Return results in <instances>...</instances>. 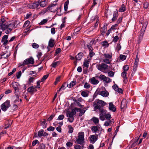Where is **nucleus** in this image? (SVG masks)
Returning <instances> with one entry per match:
<instances>
[{
	"label": "nucleus",
	"instance_id": "f257e3e1",
	"mask_svg": "<svg viewBox=\"0 0 149 149\" xmlns=\"http://www.w3.org/2000/svg\"><path fill=\"white\" fill-rule=\"evenodd\" d=\"M105 102L102 100H98L93 103V106L95 109H98L99 110L102 109L104 106L105 105Z\"/></svg>",
	"mask_w": 149,
	"mask_h": 149
},
{
	"label": "nucleus",
	"instance_id": "f03ea898",
	"mask_svg": "<svg viewBox=\"0 0 149 149\" xmlns=\"http://www.w3.org/2000/svg\"><path fill=\"white\" fill-rule=\"evenodd\" d=\"M78 135V138L76 139V142L78 144L82 145L84 143V133L83 132H79Z\"/></svg>",
	"mask_w": 149,
	"mask_h": 149
},
{
	"label": "nucleus",
	"instance_id": "7ed1b4c3",
	"mask_svg": "<svg viewBox=\"0 0 149 149\" xmlns=\"http://www.w3.org/2000/svg\"><path fill=\"white\" fill-rule=\"evenodd\" d=\"M57 3H51L47 7L48 11L55 13L58 10V7L56 6Z\"/></svg>",
	"mask_w": 149,
	"mask_h": 149
},
{
	"label": "nucleus",
	"instance_id": "20e7f679",
	"mask_svg": "<svg viewBox=\"0 0 149 149\" xmlns=\"http://www.w3.org/2000/svg\"><path fill=\"white\" fill-rule=\"evenodd\" d=\"M96 67L98 70L102 72L107 70L108 68V65L107 64L104 63L97 65Z\"/></svg>",
	"mask_w": 149,
	"mask_h": 149
},
{
	"label": "nucleus",
	"instance_id": "39448f33",
	"mask_svg": "<svg viewBox=\"0 0 149 149\" xmlns=\"http://www.w3.org/2000/svg\"><path fill=\"white\" fill-rule=\"evenodd\" d=\"M34 63V61L33 58L31 57L25 60L22 64H20L19 66H20L22 65L24 66L25 65L29 64H33Z\"/></svg>",
	"mask_w": 149,
	"mask_h": 149
},
{
	"label": "nucleus",
	"instance_id": "423d86ee",
	"mask_svg": "<svg viewBox=\"0 0 149 149\" xmlns=\"http://www.w3.org/2000/svg\"><path fill=\"white\" fill-rule=\"evenodd\" d=\"M8 27V26L6 25L5 20L4 19H2L0 22V29L3 31L7 29Z\"/></svg>",
	"mask_w": 149,
	"mask_h": 149
},
{
	"label": "nucleus",
	"instance_id": "0eeeda50",
	"mask_svg": "<svg viewBox=\"0 0 149 149\" xmlns=\"http://www.w3.org/2000/svg\"><path fill=\"white\" fill-rule=\"evenodd\" d=\"M9 107V101L7 100L6 102L1 105V109L5 111L7 109H8Z\"/></svg>",
	"mask_w": 149,
	"mask_h": 149
},
{
	"label": "nucleus",
	"instance_id": "6e6552de",
	"mask_svg": "<svg viewBox=\"0 0 149 149\" xmlns=\"http://www.w3.org/2000/svg\"><path fill=\"white\" fill-rule=\"evenodd\" d=\"M8 38V35H5L3 36L1 40V42L3 43V45L4 46H6L8 43L9 41L7 40Z\"/></svg>",
	"mask_w": 149,
	"mask_h": 149
},
{
	"label": "nucleus",
	"instance_id": "1a4fd4ad",
	"mask_svg": "<svg viewBox=\"0 0 149 149\" xmlns=\"http://www.w3.org/2000/svg\"><path fill=\"white\" fill-rule=\"evenodd\" d=\"M90 141L91 143H94L98 139V136L97 135H92L90 136Z\"/></svg>",
	"mask_w": 149,
	"mask_h": 149
},
{
	"label": "nucleus",
	"instance_id": "9d476101",
	"mask_svg": "<svg viewBox=\"0 0 149 149\" xmlns=\"http://www.w3.org/2000/svg\"><path fill=\"white\" fill-rule=\"evenodd\" d=\"M21 87L19 85V86H18L17 87L14 88V89L15 91V95L16 94V93L19 92V91L20 90ZM16 97L17 98L14 100L15 102H16L17 101H18L19 100V96L17 95H16Z\"/></svg>",
	"mask_w": 149,
	"mask_h": 149
},
{
	"label": "nucleus",
	"instance_id": "9b49d317",
	"mask_svg": "<svg viewBox=\"0 0 149 149\" xmlns=\"http://www.w3.org/2000/svg\"><path fill=\"white\" fill-rule=\"evenodd\" d=\"M37 91V90L36 89L35 87L33 86H31L29 87L27 89L28 92L31 93V94H33L34 92Z\"/></svg>",
	"mask_w": 149,
	"mask_h": 149
},
{
	"label": "nucleus",
	"instance_id": "f8f14e48",
	"mask_svg": "<svg viewBox=\"0 0 149 149\" xmlns=\"http://www.w3.org/2000/svg\"><path fill=\"white\" fill-rule=\"evenodd\" d=\"M76 114V112L75 111V110L73 109H72L70 112H68L67 113V116H68V114L69 117L70 118H73L72 120H74V115Z\"/></svg>",
	"mask_w": 149,
	"mask_h": 149
},
{
	"label": "nucleus",
	"instance_id": "ddd939ff",
	"mask_svg": "<svg viewBox=\"0 0 149 149\" xmlns=\"http://www.w3.org/2000/svg\"><path fill=\"white\" fill-rule=\"evenodd\" d=\"M118 11L117 10H116L113 12V17L111 19L112 22H114L116 21L118 16Z\"/></svg>",
	"mask_w": 149,
	"mask_h": 149
},
{
	"label": "nucleus",
	"instance_id": "4468645a",
	"mask_svg": "<svg viewBox=\"0 0 149 149\" xmlns=\"http://www.w3.org/2000/svg\"><path fill=\"white\" fill-rule=\"evenodd\" d=\"M38 2L39 3L40 6L42 7H44L47 5V1L46 0L42 1V0H38Z\"/></svg>",
	"mask_w": 149,
	"mask_h": 149
},
{
	"label": "nucleus",
	"instance_id": "2eb2a0df",
	"mask_svg": "<svg viewBox=\"0 0 149 149\" xmlns=\"http://www.w3.org/2000/svg\"><path fill=\"white\" fill-rule=\"evenodd\" d=\"M17 21H14L13 22H12L10 24V27H11L12 28H16L17 25L20 22H18V24H17Z\"/></svg>",
	"mask_w": 149,
	"mask_h": 149
},
{
	"label": "nucleus",
	"instance_id": "dca6fc26",
	"mask_svg": "<svg viewBox=\"0 0 149 149\" xmlns=\"http://www.w3.org/2000/svg\"><path fill=\"white\" fill-rule=\"evenodd\" d=\"M127 103L126 99H123L121 102L120 107L121 109L126 107H127Z\"/></svg>",
	"mask_w": 149,
	"mask_h": 149
},
{
	"label": "nucleus",
	"instance_id": "f3484780",
	"mask_svg": "<svg viewBox=\"0 0 149 149\" xmlns=\"http://www.w3.org/2000/svg\"><path fill=\"white\" fill-rule=\"evenodd\" d=\"M109 109L110 110L113 112L115 111L116 110L115 106L113 105V104L112 102L109 103Z\"/></svg>",
	"mask_w": 149,
	"mask_h": 149
},
{
	"label": "nucleus",
	"instance_id": "a211bd4d",
	"mask_svg": "<svg viewBox=\"0 0 149 149\" xmlns=\"http://www.w3.org/2000/svg\"><path fill=\"white\" fill-rule=\"evenodd\" d=\"M108 25V24H107V23H105L104 24V25L103 27L102 28H101L100 29V32H102V33H105L106 31H107V26Z\"/></svg>",
	"mask_w": 149,
	"mask_h": 149
},
{
	"label": "nucleus",
	"instance_id": "6ab92c4d",
	"mask_svg": "<svg viewBox=\"0 0 149 149\" xmlns=\"http://www.w3.org/2000/svg\"><path fill=\"white\" fill-rule=\"evenodd\" d=\"M126 72L123 71L121 73V76L124 79L123 82L125 83V82H126L127 81V78L126 77Z\"/></svg>",
	"mask_w": 149,
	"mask_h": 149
},
{
	"label": "nucleus",
	"instance_id": "aec40b11",
	"mask_svg": "<svg viewBox=\"0 0 149 149\" xmlns=\"http://www.w3.org/2000/svg\"><path fill=\"white\" fill-rule=\"evenodd\" d=\"M55 40L54 39L51 38L49 42V46L51 47H53L55 44Z\"/></svg>",
	"mask_w": 149,
	"mask_h": 149
},
{
	"label": "nucleus",
	"instance_id": "412c9836",
	"mask_svg": "<svg viewBox=\"0 0 149 149\" xmlns=\"http://www.w3.org/2000/svg\"><path fill=\"white\" fill-rule=\"evenodd\" d=\"M99 94L104 97H106L108 96L109 95V93L107 91H99Z\"/></svg>",
	"mask_w": 149,
	"mask_h": 149
},
{
	"label": "nucleus",
	"instance_id": "4be33fe9",
	"mask_svg": "<svg viewBox=\"0 0 149 149\" xmlns=\"http://www.w3.org/2000/svg\"><path fill=\"white\" fill-rule=\"evenodd\" d=\"M84 56V54L82 52H79L75 57V58L77 60H80Z\"/></svg>",
	"mask_w": 149,
	"mask_h": 149
},
{
	"label": "nucleus",
	"instance_id": "5701e85b",
	"mask_svg": "<svg viewBox=\"0 0 149 149\" xmlns=\"http://www.w3.org/2000/svg\"><path fill=\"white\" fill-rule=\"evenodd\" d=\"M91 81V82L93 84H97L99 82V81L96 79L95 77H93L90 79Z\"/></svg>",
	"mask_w": 149,
	"mask_h": 149
},
{
	"label": "nucleus",
	"instance_id": "b1692460",
	"mask_svg": "<svg viewBox=\"0 0 149 149\" xmlns=\"http://www.w3.org/2000/svg\"><path fill=\"white\" fill-rule=\"evenodd\" d=\"M76 84V81L75 80H74L73 81H72L69 84H67V86L68 87L70 88L72 87L75 85Z\"/></svg>",
	"mask_w": 149,
	"mask_h": 149
},
{
	"label": "nucleus",
	"instance_id": "393cba45",
	"mask_svg": "<svg viewBox=\"0 0 149 149\" xmlns=\"http://www.w3.org/2000/svg\"><path fill=\"white\" fill-rule=\"evenodd\" d=\"M91 120L95 124L99 123V120L98 118L95 117H93L91 119Z\"/></svg>",
	"mask_w": 149,
	"mask_h": 149
},
{
	"label": "nucleus",
	"instance_id": "a878e982",
	"mask_svg": "<svg viewBox=\"0 0 149 149\" xmlns=\"http://www.w3.org/2000/svg\"><path fill=\"white\" fill-rule=\"evenodd\" d=\"M40 125L42 126L43 128L46 127V125H45L46 120L45 119H42L40 121Z\"/></svg>",
	"mask_w": 149,
	"mask_h": 149
},
{
	"label": "nucleus",
	"instance_id": "bb28decb",
	"mask_svg": "<svg viewBox=\"0 0 149 149\" xmlns=\"http://www.w3.org/2000/svg\"><path fill=\"white\" fill-rule=\"evenodd\" d=\"M126 10L125 6L124 4H122L121 7L119 8V11L120 12H123L125 11Z\"/></svg>",
	"mask_w": 149,
	"mask_h": 149
},
{
	"label": "nucleus",
	"instance_id": "cd10ccee",
	"mask_svg": "<svg viewBox=\"0 0 149 149\" xmlns=\"http://www.w3.org/2000/svg\"><path fill=\"white\" fill-rule=\"evenodd\" d=\"M61 63V62L60 61H57L56 62H53L52 63L51 65V66L53 68H55L57 66L59 65Z\"/></svg>",
	"mask_w": 149,
	"mask_h": 149
},
{
	"label": "nucleus",
	"instance_id": "c85d7f7f",
	"mask_svg": "<svg viewBox=\"0 0 149 149\" xmlns=\"http://www.w3.org/2000/svg\"><path fill=\"white\" fill-rule=\"evenodd\" d=\"M90 62V60L88 59L85 60L84 63V66L88 68L89 66V63Z\"/></svg>",
	"mask_w": 149,
	"mask_h": 149
},
{
	"label": "nucleus",
	"instance_id": "c756f323",
	"mask_svg": "<svg viewBox=\"0 0 149 149\" xmlns=\"http://www.w3.org/2000/svg\"><path fill=\"white\" fill-rule=\"evenodd\" d=\"M81 95L84 97H86L88 96V93L85 91H83L81 93Z\"/></svg>",
	"mask_w": 149,
	"mask_h": 149
},
{
	"label": "nucleus",
	"instance_id": "7c9ffc66",
	"mask_svg": "<svg viewBox=\"0 0 149 149\" xmlns=\"http://www.w3.org/2000/svg\"><path fill=\"white\" fill-rule=\"evenodd\" d=\"M69 0H68L64 3V10L65 11H66L67 10L68 8V5L69 4Z\"/></svg>",
	"mask_w": 149,
	"mask_h": 149
},
{
	"label": "nucleus",
	"instance_id": "2f4dec72",
	"mask_svg": "<svg viewBox=\"0 0 149 149\" xmlns=\"http://www.w3.org/2000/svg\"><path fill=\"white\" fill-rule=\"evenodd\" d=\"M138 66V64H135L134 63V65L133 66L132 73V75L133 74H134L136 71L137 70V68Z\"/></svg>",
	"mask_w": 149,
	"mask_h": 149
},
{
	"label": "nucleus",
	"instance_id": "473e14b6",
	"mask_svg": "<svg viewBox=\"0 0 149 149\" xmlns=\"http://www.w3.org/2000/svg\"><path fill=\"white\" fill-rule=\"evenodd\" d=\"M92 131L94 132H96L98 130L97 127L96 126H92L91 127Z\"/></svg>",
	"mask_w": 149,
	"mask_h": 149
},
{
	"label": "nucleus",
	"instance_id": "72a5a7b5",
	"mask_svg": "<svg viewBox=\"0 0 149 149\" xmlns=\"http://www.w3.org/2000/svg\"><path fill=\"white\" fill-rule=\"evenodd\" d=\"M45 146L43 143L39 144V146L37 149H45Z\"/></svg>",
	"mask_w": 149,
	"mask_h": 149
},
{
	"label": "nucleus",
	"instance_id": "f704fd0d",
	"mask_svg": "<svg viewBox=\"0 0 149 149\" xmlns=\"http://www.w3.org/2000/svg\"><path fill=\"white\" fill-rule=\"evenodd\" d=\"M68 128L69 129V130L68 131V133H71L73 132V130L74 129L72 127V126L70 125H69L68 126Z\"/></svg>",
	"mask_w": 149,
	"mask_h": 149
},
{
	"label": "nucleus",
	"instance_id": "c9c22d12",
	"mask_svg": "<svg viewBox=\"0 0 149 149\" xmlns=\"http://www.w3.org/2000/svg\"><path fill=\"white\" fill-rule=\"evenodd\" d=\"M48 10L47 9V8H44L39 13V15H41L42 14H44L47 12H48Z\"/></svg>",
	"mask_w": 149,
	"mask_h": 149
},
{
	"label": "nucleus",
	"instance_id": "e433bc0d",
	"mask_svg": "<svg viewBox=\"0 0 149 149\" xmlns=\"http://www.w3.org/2000/svg\"><path fill=\"white\" fill-rule=\"evenodd\" d=\"M12 85L13 88L20 85L17 82H12Z\"/></svg>",
	"mask_w": 149,
	"mask_h": 149
},
{
	"label": "nucleus",
	"instance_id": "4c0bfd02",
	"mask_svg": "<svg viewBox=\"0 0 149 149\" xmlns=\"http://www.w3.org/2000/svg\"><path fill=\"white\" fill-rule=\"evenodd\" d=\"M104 56L106 58L108 59H111L112 58V55L109 54H103Z\"/></svg>",
	"mask_w": 149,
	"mask_h": 149
},
{
	"label": "nucleus",
	"instance_id": "58836bf2",
	"mask_svg": "<svg viewBox=\"0 0 149 149\" xmlns=\"http://www.w3.org/2000/svg\"><path fill=\"white\" fill-rule=\"evenodd\" d=\"M44 130H41L38 132V136L40 137H41V136H43V134L44 132Z\"/></svg>",
	"mask_w": 149,
	"mask_h": 149
},
{
	"label": "nucleus",
	"instance_id": "ea45409f",
	"mask_svg": "<svg viewBox=\"0 0 149 149\" xmlns=\"http://www.w3.org/2000/svg\"><path fill=\"white\" fill-rule=\"evenodd\" d=\"M105 116L106 118L108 120H110L112 118L111 115L109 113L106 114Z\"/></svg>",
	"mask_w": 149,
	"mask_h": 149
},
{
	"label": "nucleus",
	"instance_id": "a19ab883",
	"mask_svg": "<svg viewBox=\"0 0 149 149\" xmlns=\"http://www.w3.org/2000/svg\"><path fill=\"white\" fill-rule=\"evenodd\" d=\"M28 7L31 9H35V7L34 5V3H31L30 4H29L28 5Z\"/></svg>",
	"mask_w": 149,
	"mask_h": 149
},
{
	"label": "nucleus",
	"instance_id": "79ce46f5",
	"mask_svg": "<svg viewBox=\"0 0 149 149\" xmlns=\"http://www.w3.org/2000/svg\"><path fill=\"white\" fill-rule=\"evenodd\" d=\"M49 74H48L44 76L41 79V81L42 82H44L47 78Z\"/></svg>",
	"mask_w": 149,
	"mask_h": 149
},
{
	"label": "nucleus",
	"instance_id": "37998d69",
	"mask_svg": "<svg viewBox=\"0 0 149 149\" xmlns=\"http://www.w3.org/2000/svg\"><path fill=\"white\" fill-rule=\"evenodd\" d=\"M106 77L104 75L100 74L99 77V78L102 80H103L104 81L106 78Z\"/></svg>",
	"mask_w": 149,
	"mask_h": 149
},
{
	"label": "nucleus",
	"instance_id": "c03bdc74",
	"mask_svg": "<svg viewBox=\"0 0 149 149\" xmlns=\"http://www.w3.org/2000/svg\"><path fill=\"white\" fill-rule=\"evenodd\" d=\"M95 54V53L93 52V50H91L89 51V55L90 58H92L93 56Z\"/></svg>",
	"mask_w": 149,
	"mask_h": 149
},
{
	"label": "nucleus",
	"instance_id": "a18cd8bd",
	"mask_svg": "<svg viewBox=\"0 0 149 149\" xmlns=\"http://www.w3.org/2000/svg\"><path fill=\"white\" fill-rule=\"evenodd\" d=\"M115 72L112 71H110L108 72V75L111 77H113L114 76Z\"/></svg>",
	"mask_w": 149,
	"mask_h": 149
},
{
	"label": "nucleus",
	"instance_id": "49530a36",
	"mask_svg": "<svg viewBox=\"0 0 149 149\" xmlns=\"http://www.w3.org/2000/svg\"><path fill=\"white\" fill-rule=\"evenodd\" d=\"M129 68V66L127 65L124 66L123 67V71L126 72L128 70Z\"/></svg>",
	"mask_w": 149,
	"mask_h": 149
},
{
	"label": "nucleus",
	"instance_id": "de8ad7c7",
	"mask_svg": "<svg viewBox=\"0 0 149 149\" xmlns=\"http://www.w3.org/2000/svg\"><path fill=\"white\" fill-rule=\"evenodd\" d=\"M100 111V115L105 116V114H106V111L104 110L101 109V110Z\"/></svg>",
	"mask_w": 149,
	"mask_h": 149
},
{
	"label": "nucleus",
	"instance_id": "09e8293b",
	"mask_svg": "<svg viewBox=\"0 0 149 149\" xmlns=\"http://www.w3.org/2000/svg\"><path fill=\"white\" fill-rule=\"evenodd\" d=\"M98 1V0H93V3L92 5L91 8H93L95 5L97 4Z\"/></svg>",
	"mask_w": 149,
	"mask_h": 149
},
{
	"label": "nucleus",
	"instance_id": "8fccbe9b",
	"mask_svg": "<svg viewBox=\"0 0 149 149\" xmlns=\"http://www.w3.org/2000/svg\"><path fill=\"white\" fill-rule=\"evenodd\" d=\"M103 61L106 64H110L111 63L109 60L108 58H106L103 59Z\"/></svg>",
	"mask_w": 149,
	"mask_h": 149
},
{
	"label": "nucleus",
	"instance_id": "3c124183",
	"mask_svg": "<svg viewBox=\"0 0 149 149\" xmlns=\"http://www.w3.org/2000/svg\"><path fill=\"white\" fill-rule=\"evenodd\" d=\"M55 114H52L47 119V121H50L52 120L54 117L55 116Z\"/></svg>",
	"mask_w": 149,
	"mask_h": 149
},
{
	"label": "nucleus",
	"instance_id": "603ef678",
	"mask_svg": "<svg viewBox=\"0 0 149 149\" xmlns=\"http://www.w3.org/2000/svg\"><path fill=\"white\" fill-rule=\"evenodd\" d=\"M101 43L102 44V45L103 46H106L108 47L109 45V44L107 41H104L103 42H101Z\"/></svg>",
	"mask_w": 149,
	"mask_h": 149
},
{
	"label": "nucleus",
	"instance_id": "864d4df0",
	"mask_svg": "<svg viewBox=\"0 0 149 149\" xmlns=\"http://www.w3.org/2000/svg\"><path fill=\"white\" fill-rule=\"evenodd\" d=\"M112 88L116 91H117L118 90V89L119 88L117 85L116 84L113 86Z\"/></svg>",
	"mask_w": 149,
	"mask_h": 149
},
{
	"label": "nucleus",
	"instance_id": "5fc2aeb1",
	"mask_svg": "<svg viewBox=\"0 0 149 149\" xmlns=\"http://www.w3.org/2000/svg\"><path fill=\"white\" fill-rule=\"evenodd\" d=\"M98 94L100 95L99 91H98V89H97L95 93L93 95V98L94 99V98L96 97Z\"/></svg>",
	"mask_w": 149,
	"mask_h": 149
},
{
	"label": "nucleus",
	"instance_id": "6e6d98bb",
	"mask_svg": "<svg viewBox=\"0 0 149 149\" xmlns=\"http://www.w3.org/2000/svg\"><path fill=\"white\" fill-rule=\"evenodd\" d=\"M119 39V37L118 36H116L114 37L113 39V41L114 42H117Z\"/></svg>",
	"mask_w": 149,
	"mask_h": 149
},
{
	"label": "nucleus",
	"instance_id": "4d7b16f0",
	"mask_svg": "<svg viewBox=\"0 0 149 149\" xmlns=\"http://www.w3.org/2000/svg\"><path fill=\"white\" fill-rule=\"evenodd\" d=\"M30 22L29 20L26 21L23 25V27H24L25 26L27 27L29 26L30 24Z\"/></svg>",
	"mask_w": 149,
	"mask_h": 149
},
{
	"label": "nucleus",
	"instance_id": "13d9d810",
	"mask_svg": "<svg viewBox=\"0 0 149 149\" xmlns=\"http://www.w3.org/2000/svg\"><path fill=\"white\" fill-rule=\"evenodd\" d=\"M143 7L144 8L147 9L148 8L149 6V3L147 2H145L143 4Z\"/></svg>",
	"mask_w": 149,
	"mask_h": 149
},
{
	"label": "nucleus",
	"instance_id": "bf43d9fd",
	"mask_svg": "<svg viewBox=\"0 0 149 149\" xmlns=\"http://www.w3.org/2000/svg\"><path fill=\"white\" fill-rule=\"evenodd\" d=\"M64 116L63 114L60 115L58 117L57 120H62L64 118Z\"/></svg>",
	"mask_w": 149,
	"mask_h": 149
},
{
	"label": "nucleus",
	"instance_id": "052dcab7",
	"mask_svg": "<svg viewBox=\"0 0 149 149\" xmlns=\"http://www.w3.org/2000/svg\"><path fill=\"white\" fill-rule=\"evenodd\" d=\"M123 18V17H120L118 18V19L117 21V22H116L118 24H119L122 21Z\"/></svg>",
	"mask_w": 149,
	"mask_h": 149
},
{
	"label": "nucleus",
	"instance_id": "680f3d73",
	"mask_svg": "<svg viewBox=\"0 0 149 149\" xmlns=\"http://www.w3.org/2000/svg\"><path fill=\"white\" fill-rule=\"evenodd\" d=\"M90 86V85L87 82H86L84 86V88L86 89L89 88Z\"/></svg>",
	"mask_w": 149,
	"mask_h": 149
},
{
	"label": "nucleus",
	"instance_id": "e2e57ef3",
	"mask_svg": "<svg viewBox=\"0 0 149 149\" xmlns=\"http://www.w3.org/2000/svg\"><path fill=\"white\" fill-rule=\"evenodd\" d=\"M32 46L33 48H38L39 47V45L37 43H33L32 44Z\"/></svg>",
	"mask_w": 149,
	"mask_h": 149
},
{
	"label": "nucleus",
	"instance_id": "0e129e2a",
	"mask_svg": "<svg viewBox=\"0 0 149 149\" xmlns=\"http://www.w3.org/2000/svg\"><path fill=\"white\" fill-rule=\"evenodd\" d=\"M120 58L121 60L124 61L126 59V56H125L123 55H120Z\"/></svg>",
	"mask_w": 149,
	"mask_h": 149
},
{
	"label": "nucleus",
	"instance_id": "69168bd1",
	"mask_svg": "<svg viewBox=\"0 0 149 149\" xmlns=\"http://www.w3.org/2000/svg\"><path fill=\"white\" fill-rule=\"evenodd\" d=\"M66 146L68 147H71L73 145V143L70 142H68L66 143Z\"/></svg>",
	"mask_w": 149,
	"mask_h": 149
},
{
	"label": "nucleus",
	"instance_id": "338daca9",
	"mask_svg": "<svg viewBox=\"0 0 149 149\" xmlns=\"http://www.w3.org/2000/svg\"><path fill=\"white\" fill-rule=\"evenodd\" d=\"M22 74V72L21 71L18 72L16 74V77L17 79H19L20 77Z\"/></svg>",
	"mask_w": 149,
	"mask_h": 149
},
{
	"label": "nucleus",
	"instance_id": "774afa93",
	"mask_svg": "<svg viewBox=\"0 0 149 149\" xmlns=\"http://www.w3.org/2000/svg\"><path fill=\"white\" fill-rule=\"evenodd\" d=\"M121 48V46L120 45V44L119 43H118L117 44V46L116 47V49L118 50V51H119Z\"/></svg>",
	"mask_w": 149,
	"mask_h": 149
}]
</instances>
